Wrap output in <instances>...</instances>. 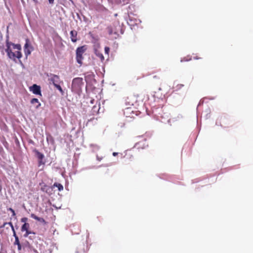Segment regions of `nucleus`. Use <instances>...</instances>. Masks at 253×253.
Returning <instances> with one entry per match:
<instances>
[{
	"label": "nucleus",
	"instance_id": "obj_1",
	"mask_svg": "<svg viewBox=\"0 0 253 253\" xmlns=\"http://www.w3.org/2000/svg\"><path fill=\"white\" fill-rule=\"evenodd\" d=\"M13 43L9 41V36L8 35H7L6 40V48L5 49V51L7 53V56L9 59L15 62H16V58H17L19 60V62L22 64V62L20 60L21 58L22 57V53L19 51L13 52L11 48V46H13Z\"/></svg>",
	"mask_w": 253,
	"mask_h": 253
},
{
	"label": "nucleus",
	"instance_id": "obj_2",
	"mask_svg": "<svg viewBox=\"0 0 253 253\" xmlns=\"http://www.w3.org/2000/svg\"><path fill=\"white\" fill-rule=\"evenodd\" d=\"M83 79L82 78H76L73 80L72 89L73 91L79 93L82 91V87L83 85Z\"/></svg>",
	"mask_w": 253,
	"mask_h": 253
},
{
	"label": "nucleus",
	"instance_id": "obj_3",
	"mask_svg": "<svg viewBox=\"0 0 253 253\" xmlns=\"http://www.w3.org/2000/svg\"><path fill=\"white\" fill-rule=\"evenodd\" d=\"M85 46L79 47L76 49V60L77 62L80 64H82L83 54L85 51Z\"/></svg>",
	"mask_w": 253,
	"mask_h": 253
},
{
	"label": "nucleus",
	"instance_id": "obj_4",
	"mask_svg": "<svg viewBox=\"0 0 253 253\" xmlns=\"http://www.w3.org/2000/svg\"><path fill=\"white\" fill-rule=\"evenodd\" d=\"M30 90L32 91L33 93L35 94L42 95L41 87L39 85H38L36 84H33L30 87Z\"/></svg>",
	"mask_w": 253,
	"mask_h": 253
},
{
	"label": "nucleus",
	"instance_id": "obj_5",
	"mask_svg": "<svg viewBox=\"0 0 253 253\" xmlns=\"http://www.w3.org/2000/svg\"><path fill=\"white\" fill-rule=\"evenodd\" d=\"M49 80L54 85L55 84H57L59 83L60 79L59 76L57 75L51 74L50 78L49 79Z\"/></svg>",
	"mask_w": 253,
	"mask_h": 253
},
{
	"label": "nucleus",
	"instance_id": "obj_6",
	"mask_svg": "<svg viewBox=\"0 0 253 253\" xmlns=\"http://www.w3.org/2000/svg\"><path fill=\"white\" fill-rule=\"evenodd\" d=\"M70 36H71V41L75 42L77 41V31L75 30H72L70 32Z\"/></svg>",
	"mask_w": 253,
	"mask_h": 253
},
{
	"label": "nucleus",
	"instance_id": "obj_7",
	"mask_svg": "<svg viewBox=\"0 0 253 253\" xmlns=\"http://www.w3.org/2000/svg\"><path fill=\"white\" fill-rule=\"evenodd\" d=\"M31 217L32 218H34V219L39 221L40 222L43 223L44 224L46 223V222H45V220L43 218L39 217L37 216V215H36L34 213H32L31 214Z\"/></svg>",
	"mask_w": 253,
	"mask_h": 253
},
{
	"label": "nucleus",
	"instance_id": "obj_8",
	"mask_svg": "<svg viewBox=\"0 0 253 253\" xmlns=\"http://www.w3.org/2000/svg\"><path fill=\"white\" fill-rule=\"evenodd\" d=\"M34 152H35L36 156L37 157L38 160H41L43 159L44 158V156L43 154L40 152L38 150L35 149L34 150Z\"/></svg>",
	"mask_w": 253,
	"mask_h": 253
},
{
	"label": "nucleus",
	"instance_id": "obj_9",
	"mask_svg": "<svg viewBox=\"0 0 253 253\" xmlns=\"http://www.w3.org/2000/svg\"><path fill=\"white\" fill-rule=\"evenodd\" d=\"M31 103L33 105H35V108L36 109H38L39 107L41 106V103L39 102L38 99L37 98H33L31 100Z\"/></svg>",
	"mask_w": 253,
	"mask_h": 253
},
{
	"label": "nucleus",
	"instance_id": "obj_10",
	"mask_svg": "<svg viewBox=\"0 0 253 253\" xmlns=\"http://www.w3.org/2000/svg\"><path fill=\"white\" fill-rule=\"evenodd\" d=\"M30 227V225L28 223H25L21 227V231H27Z\"/></svg>",
	"mask_w": 253,
	"mask_h": 253
},
{
	"label": "nucleus",
	"instance_id": "obj_11",
	"mask_svg": "<svg viewBox=\"0 0 253 253\" xmlns=\"http://www.w3.org/2000/svg\"><path fill=\"white\" fill-rule=\"evenodd\" d=\"M53 187H57L59 191H61L63 190V186H62V185H61L60 183H54L53 184Z\"/></svg>",
	"mask_w": 253,
	"mask_h": 253
},
{
	"label": "nucleus",
	"instance_id": "obj_12",
	"mask_svg": "<svg viewBox=\"0 0 253 253\" xmlns=\"http://www.w3.org/2000/svg\"><path fill=\"white\" fill-rule=\"evenodd\" d=\"M24 49H27V48H32V46H31L30 44V42H29V39H27L26 40V43L24 45Z\"/></svg>",
	"mask_w": 253,
	"mask_h": 253
},
{
	"label": "nucleus",
	"instance_id": "obj_13",
	"mask_svg": "<svg viewBox=\"0 0 253 253\" xmlns=\"http://www.w3.org/2000/svg\"><path fill=\"white\" fill-rule=\"evenodd\" d=\"M33 49L32 48H27V49H24V52L25 55L27 57L29 55H30L31 53V51Z\"/></svg>",
	"mask_w": 253,
	"mask_h": 253
},
{
	"label": "nucleus",
	"instance_id": "obj_14",
	"mask_svg": "<svg viewBox=\"0 0 253 253\" xmlns=\"http://www.w3.org/2000/svg\"><path fill=\"white\" fill-rule=\"evenodd\" d=\"M13 49H16L18 51H20V50L21 49V45L20 44H15V43H14L13 46Z\"/></svg>",
	"mask_w": 253,
	"mask_h": 253
},
{
	"label": "nucleus",
	"instance_id": "obj_15",
	"mask_svg": "<svg viewBox=\"0 0 253 253\" xmlns=\"http://www.w3.org/2000/svg\"><path fill=\"white\" fill-rule=\"evenodd\" d=\"M2 40V37H0V42ZM0 50L1 51V52L2 54H4V46L3 45H0Z\"/></svg>",
	"mask_w": 253,
	"mask_h": 253
},
{
	"label": "nucleus",
	"instance_id": "obj_16",
	"mask_svg": "<svg viewBox=\"0 0 253 253\" xmlns=\"http://www.w3.org/2000/svg\"><path fill=\"white\" fill-rule=\"evenodd\" d=\"M94 77V75L92 74H89L87 76H86L85 77V80L86 82H87L88 80L89 79H92Z\"/></svg>",
	"mask_w": 253,
	"mask_h": 253
},
{
	"label": "nucleus",
	"instance_id": "obj_17",
	"mask_svg": "<svg viewBox=\"0 0 253 253\" xmlns=\"http://www.w3.org/2000/svg\"><path fill=\"white\" fill-rule=\"evenodd\" d=\"M54 86L57 89H58L60 91V92H61L62 93H63V91L60 85L58 84H55Z\"/></svg>",
	"mask_w": 253,
	"mask_h": 253
},
{
	"label": "nucleus",
	"instance_id": "obj_18",
	"mask_svg": "<svg viewBox=\"0 0 253 253\" xmlns=\"http://www.w3.org/2000/svg\"><path fill=\"white\" fill-rule=\"evenodd\" d=\"M44 164L45 162L43 161V159L38 160L39 167L41 166V165H44Z\"/></svg>",
	"mask_w": 253,
	"mask_h": 253
},
{
	"label": "nucleus",
	"instance_id": "obj_19",
	"mask_svg": "<svg viewBox=\"0 0 253 253\" xmlns=\"http://www.w3.org/2000/svg\"><path fill=\"white\" fill-rule=\"evenodd\" d=\"M107 29L109 35H112L113 34L114 32L111 27H108Z\"/></svg>",
	"mask_w": 253,
	"mask_h": 253
},
{
	"label": "nucleus",
	"instance_id": "obj_20",
	"mask_svg": "<svg viewBox=\"0 0 253 253\" xmlns=\"http://www.w3.org/2000/svg\"><path fill=\"white\" fill-rule=\"evenodd\" d=\"M96 55L101 59L102 61H103L104 59V56L102 55V53H96Z\"/></svg>",
	"mask_w": 253,
	"mask_h": 253
},
{
	"label": "nucleus",
	"instance_id": "obj_21",
	"mask_svg": "<svg viewBox=\"0 0 253 253\" xmlns=\"http://www.w3.org/2000/svg\"><path fill=\"white\" fill-rule=\"evenodd\" d=\"M14 244L15 245H18L19 244H20L18 238H16V239H15V242H14Z\"/></svg>",
	"mask_w": 253,
	"mask_h": 253
},
{
	"label": "nucleus",
	"instance_id": "obj_22",
	"mask_svg": "<svg viewBox=\"0 0 253 253\" xmlns=\"http://www.w3.org/2000/svg\"><path fill=\"white\" fill-rule=\"evenodd\" d=\"M28 220V218L27 217H23L21 219V221L23 223H26V221Z\"/></svg>",
	"mask_w": 253,
	"mask_h": 253
},
{
	"label": "nucleus",
	"instance_id": "obj_23",
	"mask_svg": "<svg viewBox=\"0 0 253 253\" xmlns=\"http://www.w3.org/2000/svg\"><path fill=\"white\" fill-rule=\"evenodd\" d=\"M8 210L10 211H11V212L12 213V215L13 216H15V212L14 211L12 208H9L8 209Z\"/></svg>",
	"mask_w": 253,
	"mask_h": 253
},
{
	"label": "nucleus",
	"instance_id": "obj_24",
	"mask_svg": "<svg viewBox=\"0 0 253 253\" xmlns=\"http://www.w3.org/2000/svg\"><path fill=\"white\" fill-rule=\"evenodd\" d=\"M105 51L106 53H108L109 51V48L108 47H105Z\"/></svg>",
	"mask_w": 253,
	"mask_h": 253
},
{
	"label": "nucleus",
	"instance_id": "obj_25",
	"mask_svg": "<svg viewBox=\"0 0 253 253\" xmlns=\"http://www.w3.org/2000/svg\"><path fill=\"white\" fill-rule=\"evenodd\" d=\"M27 233L28 234V235H30L31 234H35L34 232H32L31 231H29V230L27 231Z\"/></svg>",
	"mask_w": 253,
	"mask_h": 253
},
{
	"label": "nucleus",
	"instance_id": "obj_26",
	"mask_svg": "<svg viewBox=\"0 0 253 253\" xmlns=\"http://www.w3.org/2000/svg\"><path fill=\"white\" fill-rule=\"evenodd\" d=\"M17 246H18V251L21 250V244H19L18 245H17Z\"/></svg>",
	"mask_w": 253,
	"mask_h": 253
},
{
	"label": "nucleus",
	"instance_id": "obj_27",
	"mask_svg": "<svg viewBox=\"0 0 253 253\" xmlns=\"http://www.w3.org/2000/svg\"><path fill=\"white\" fill-rule=\"evenodd\" d=\"M183 86L184 85L183 84H178L176 87L179 89L180 87H183Z\"/></svg>",
	"mask_w": 253,
	"mask_h": 253
},
{
	"label": "nucleus",
	"instance_id": "obj_28",
	"mask_svg": "<svg viewBox=\"0 0 253 253\" xmlns=\"http://www.w3.org/2000/svg\"><path fill=\"white\" fill-rule=\"evenodd\" d=\"M13 233V236L14 237L15 239H16V238H18V236H17L16 234V232H14V233Z\"/></svg>",
	"mask_w": 253,
	"mask_h": 253
},
{
	"label": "nucleus",
	"instance_id": "obj_29",
	"mask_svg": "<svg viewBox=\"0 0 253 253\" xmlns=\"http://www.w3.org/2000/svg\"><path fill=\"white\" fill-rule=\"evenodd\" d=\"M8 224L10 225V226H11V228H13V224L11 222H9Z\"/></svg>",
	"mask_w": 253,
	"mask_h": 253
},
{
	"label": "nucleus",
	"instance_id": "obj_30",
	"mask_svg": "<svg viewBox=\"0 0 253 253\" xmlns=\"http://www.w3.org/2000/svg\"><path fill=\"white\" fill-rule=\"evenodd\" d=\"M50 3H53L54 0H48Z\"/></svg>",
	"mask_w": 253,
	"mask_h": 253
},
{
	"label": "nucleus",
	"instance_id": "obj_31",
	"mask_svg": "<svg viewBox=\"0 0 253 253\" xmlns=\"http://www.w3.org/2000/svg\"><path fill=\"white\" fill-rule=\"evenodd\" d=\"M29 235L27 233V231H26V233L24 235V237H28Z\"/></svg>",
	"mask_w": 253,
	"mask_h": 253
},
{
	"label": "nucleus",
	"instance_id": "obj_32",
	"mask_svg": "<svg viewBox=\"0 0 253 253\" xmlns=\"http://www.w3.org/2000/svg\"><path fill=\"white\" fill-rule=\"evenodd\" d=\"M117 155H118V153H117V152H114V153H113V155L114 156H117Z\"/></svg>",
	"mask_w": 253,
	"mask_h": 253
},
{
	"label": "nucleus",
	"instance_id": "obj_33",
	"mask_svg": "<svg viewBox=\"0 0 253 253\" xmlns=\"http://www.w3.org/2000/svg\"><path fill=\"white\" fill-rule=\"evenodd\" d=\"M11 229H12V231H13V233L15 232V230H14V227H13V228H11Z\"/></svg>",
	"mask_w": 253,
	"mask_h": 253
},
{
	"label": "nucleus",
	"instance_id": "obj_34",
	"mask_svg": "<svg viewBox=\"0 0 253 253\" xmlns=\"http://www.w3.org/2000/svg\"><path fill=\"white\" fill-rule=\"evenodd\" d=\"M11 229H12V231H13V233L15 232V230H14V227H13V228H11Z\"/></svg>",
	"mask_w": 253,
	"mask_h": 253
}]
</instances>
